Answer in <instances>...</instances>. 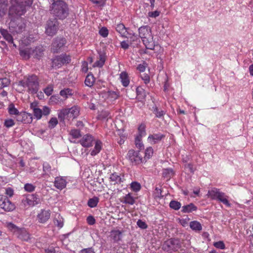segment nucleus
<instances>
[{"label":"nucleus","mask_w":253,"mask_h":253,"mask_svg":"<svg viewBox=\"0 0 253 253\" xmlns=\"http://www.w3.org/2000/svg\"><path fill=\"white\" fill-rule=\"evenodd\" d=\"M50 102L55 104H57L60 102V98L58 96L53 95L50 98Z\"/></svg>","instance_id":"obj_61"},{"label":"nucleus","mask_w":253,"mask_h":253,"mask_svg":"<svg viewBox=\"0 0 253 253\" xmlns=\"http://www.w3.org/2000/svg\"><path fill=\"white\" fill-rule=\"evenodd\" d=\"M137 225L139 227L143 229H145L147 228V224L144 221H143L140 219H139L137 221Z\"/></svg>","instance_id":"obj_55"},{"label":"nucleus","mask_w":253,"mask_h":253,"mask_svg":"<svg viewBox=\"0 0 253 253\" xmlns=\"http://www.w3.org/2000/svg\"><path fill=\"white\" fill-rule=\"evenodd\" d=\"M54 224L59 228H62L64 225V219L59 213H56L53 220Z\"/></svg>","instance_id":"obj_22"},{"label":"nucleus","mask_w":253,"mask_h":253,"mask_svg":"<svg viewBox=\"0 0 253 253\" xmlns=\"http://www.w3.org/2000/svg\"><path fill=\"white\" fill-rule=\"evenodd\" d=\"M81 144L84 147H89L92 146L95 142V146L94 149L91 151L90 155L91 156H95L98 154L102 148V143L99 140L95 141L93 137L89 134L84 135L80 140Z\"/></svg>","instance_id":"obj_4"},{"label":"nucleus","mask_w":253,"mask_h":253,"mask_svg":"<svg viewBox=\"0 0 253 253\" xmlns=\"http://www.w3.org/2000/svg\"><path fill=\"white\" fill-rule=\"evenodd\" d=\"M110 112L108 111H102L98 115V118L100 119H105L110 118Z\"/></svg>","instance_id":"obj_48"},{"label":"nucleus","mask_w":253,"mask_h":253,"mask_svg":"<svg viewBox=\"0 0 253 253\" xmlns=\"http://www.w3.org/2000/svg\"><path fill=\"white\" fill-rule=\"evenodd\" d=\"M213 245L215 248L220 249H224L225 248V245L222 241H218L215 242Z\"/></svg>","instance_id":"obj_56"},{"label":"nucleus","mask_w":253,"mask_h":253,"mask_svg":"<svg viewBox=\"0 0 253 253\" xmlns=\"http://www.w3.org/2000/svg\"><path fill=\"white\" fill-rule=\"evenodd\" d=\"M180 247V241L175 239L168 240L165 241L163 245V249L169 253L178 251Z\"/></svg>","instance_id":"obj_9"},{"label":"nucleus","mask_w":253,"mask_h":253,"mask_svg":"<svg viewBox=\"0 0 253 253\" xmlns=\"http://www.w3.org/2000/svg\"><path fill=\"white\" fill-rule=\"evenodd\" d=\"M45 34L48 36L53 37L59 29V22L56 18L49 19L45 24Z\"/></svg>","instance_id":"obj_8"},{"label":"nucleus","mask_w":253,"mask_h":253,"mask_svg":"<svg viewBox=\"0 0 253 253\" xmlns=\"http://www.w3.org/2000/svg\"><path fill=\"white\" fill-rule=\"evenodd\" d=\"M173 174L174 172L171 169H166L163 170V176L165 178L169 179Z\"/></svg>","instance_id":"obj_37"},{"label":"nucleus","mask_w":253,"mask_h":253,"mask_svg":"<svg viewBox=\"0 0 253 253\" xmlns=\"http://www.w3.org/2000/svg\"><path fill=\"white\" fill-rule=\"evenodd\" d=\"M123 203L132 205L134 204L135 200L131 194L128 193L124 197Z\"/></svg>","instance_id":"obj_33"},{"label":"nucleus","mask_w":253,"mask_h":253,"mask_svg":"<svg viewBox=\"0 0 253 253\" xmlns=\"http://www.w3.org/2000/svg\"><path fill=\"white\" fill-rule=\"evenodd\" d=\"M139 36L141 39L146 48L153 50L155 43L151 28L148 26H143L138 29Z\"/></svg>","instance_id":"obj_3"},{"label":"nucleus","mask_w":253,"mask_h":253,"mask_svg":"<svg viewBox=\"0 0 253 253\" xmlns=\"http://www.w3.org/2000/svg\"><path fill=\"white\" fill-rule=\"evenodd\" d=\"M189 226L193 230L196 231H200L202 229V226L201 223L197 221H192L190 222Z\"/></svg>","instance_id":"obj_27"},{"label":"nucleus","mask_w":253,"mask_h":253,"mask_svg":"<svg viewBox=\"0 0 253 253\" xmlns=\"http://www.w3.org/2000/svg\"><path fill=\"white\" fill-rule=\"evenodd\" d=\"M51 166L50 165L47 163H44L43 164V175H47L49 176L50 175H52V172L54 170V169L51 170Z\"/></svg>","instance_id":"obj_30"},{"label":"nucleus","mask_w":253,"mask_h":253,"mask_svg":"<svg viewBox=\"0 0 253 253\" xmlns=\"http://www.w3.org/2000/svg\"><path fill=\"white\" fill-rule=\"evenodd\" d=\"M22 203L27 208L38 205L40 203V199L35 194H29L22 199Z\"/></svg>","instance_id":"obj_11"},{"label":"nucleus","mask_w":253,"mask_h":253,"mask_svg":"<svg viewBox=\"0 0 253 253\" xmlns=\"http://www.w3.org/2000/svg\"><path fill=\"white\" fill-rule=\"evenodd\" d=\"M0 208L5 211H10L14 210L15 205L5 196L3 195L0 202Z\"/></svg>","instance_id":"obj_13"},{"label":"nucleus","mask_w":253,"mask_h":253,"mask_svg":"<svg viewBox=\"0 0 253 253\" xmlns=\"http://www.w3.org/2000/svg\"><path fill=\"white\" fill-rule=\"evenodd\" d=\"M220 192L219 189L212 188L211 190L208 191L207 196L212 200H216Z\"/></svg>","instance_id":"obj_20"},{"label":"nucleus","mask_w":253,"mask_h":253,"mask_svg":"<svg viewBox=\"0 0 253 253\" xmlns=\"http://www.w3.org/2000/svg\"><path fill=\"white\" fill-rule=\"evenodd\" d=\"M50 217V211L49 210H42L38 214L37 218L39 221L42 223H45Z\"/></svg>","instance_id":"obj_14"},{"label":"nucleus","mask_w":253,"mask_h":253,"mask_svg":"<svg viewBox=\"0 0 253 253\" xmlns=\"http://www.w3.org/2000/svg\"><path fill=\"white\" fill-rule=\"evenodd\" d=\"M67 183L66 179L64 177L57 176L55 178L54 185L58 189L62 190L66 187Z\"/></svg>","instance_id":"obj_15"},{"label":"nucleus","mask_w":253,"mask_h":253,"mask_svg":"<svg viewBox=\"0 0 253 253\" xmlns=\"http://www.w3.org/2000/svg\"><path fill=\"white\" fill-rule=\"evenodd\" d=\"M69 134L73 139H77L81 136L80 130L78 129H72L69 131Z\"/></svg>","instance_id":"obj_36"},{"label":"nucleus","mask_w":253,"mask_h":253,"mask_svg":"<svg viewBox=\"0 0 253 253\" xmlns=\"http://www.w3.org/2000/svg\"><path fill=\"white\" fill-rule=\"evenodd\" d=\"M105 61V59L104 56L103 54H100L99 55V60L96 61L94 63L93 66L101 67L104 65Z\"/></svg>","instance_id":"obj_39"},{"label":"nucleus","mask_w":253,"mask_h":253,"mask_svg":"<svg viewBox=\"0 0 253 253\" xmlns=\"http://www.w3.org/2000/svg\"><path fill=\"white\" fill-rule=\"evenodd\" d=\"M62 66H63V62L61 61L60 55L56 56L52 59L51 66L53 68H59Z\"/></svg>","instance_id":"obj_26"},{"label":"nucleus","mask_w":253,"mask_h":253,"mask_svg":"<svg viewBox=\"0 0 253 253\" xmlns=\"http://www.w3.org/2000/svg\"><path fill=\"white\" fill-rule=\"evenodd\" d=\"M111 236L115 241L117 242L121 239L122 232L119 230H113L111 232Z\"/></svg>","instance_id":"obj_31"},{"label":"nucleus","mask_w":253,"mask_h":253,"mask_svg":"<svg viewBox=\"0 0 253 253\" xmlns=\"http://www.w3.org/2000/svg\"><path fill=\"white\" fill-rule=\"evenodd\" d=\"M100 35L103 37H106L108 35V30L105 27H102L99 32Z\"/></svg>","instance_id":"obj_54"},{"label":"nucleus","mask_w":253,"mask_h":253,"mask_svg":"<svg viewBox=\"0 0 253 253\" xmlns=\"http://www.w3.org/2000/svg\"><path fill=\"white\" fill-rule=\"evenodd\" d=\"M0 33L4 39L9 43H13V40L12 36L8 33L6 30L0 29Z\"/></svg>","instance_id":"obj_25"},{"label":"nucleus","mask_w":253,"mask_h":253,"mask_svg":"<svg viewBox=\"0 0 253 253\" xmlns=\"http://www.w3.org/2000/svg\"><path fill=\"white\" fill-rule=\"evenodd\" d=\"M63 65L65 64H68L71 61V57L66 54H61L60 55Z\"/></svg>","instance_id":"obj_46"},{"label":"nucleus","mask_w":253,"mask_h":253,"mask_svg":"<svg viewBox=\"0 0 253 253\" xmlns=\"http://www.w3.org/2000/svg\"><path fill=\"white\" fill-rule=\"evenodd\" d=\"M16 236L23 241H28L30 239V235L24 228H21Z\"/></svg>","instance_id":"obj_18"},{"label":"nucleus","mask_w":253,"mask_h":253,"mask_svg":"<svg viewBox=\"0 0 253 253\" xmlns=\"http://www.w3.org/2000/svg\"><path fill=\"white\" fill-rule=\"evenodd\" d=\"M14 125V121L12 119L6 120L4 122V126L6 127H10Z\"/></svg>","instance_id":"obj_58"},{"label":"nucleus","mask_w":253,"mask_h":253,"mask_svg":"<svg viewBox=\"0 0 253 253\" xmlns=\"http://www.w3.org/2000/svg\"><path fill=\"white\" fill-rule=\"evenodd\" d=\"M130 188L132 190L135 192H137L140 190L141 188V185L139 183L134 181L130 184Z\"/></svg>","instance_id":"obj_45"},{"label":"nucleus","mask_w":253,"mask_h":253,"mask_svg":"<svg viewBox=\"0 0 253 253\" xmlns=\"http://www.w3.org/2000/svg\"><path fill=\"white\" fill-rule=\"evenodd\" d=\"M7 5V0H0V17H2L5 14Z\"/></svg>","instance_id":"obj_24"},{"label":"nucleus","mask_w":253,"mask_h":253,"mask_svg":"<svg viewBox=\"0 0 253 253\" xmlns=\"http://www.w3.org/2000/svg\"><path fill=\"white\" fill-rule=\"evenodd\" d=\"M20 55L25 59H28L31 57L39 59L43 54V50L40 46L35 48H26L20 51Z\"/></svg>","instance_id":"obj_7"},{"label":"nucleus","mask_w":253,"mask_h":253,"mask_svg":"<svg viewBox=\"0 0 253 253\" xmlns=\"http://www.w3.org/2000/svg\"><path fill=\"white\" fill-rule=\"evenodd\" d=\"M116 30L123 38H127V35H131L127 28L122 23L118 24L116 26Z\"/></svg>","instance_id":"obj_16"},{"label":"nucleus","mask_w":253,"mask_h":253,"mask_svg":"<svg viewBox=\"0 0 253 253\" xmlns=\"http://www.w3.org/2000/svg\"><path fill=\"white\" fill-rule=\"evenodd\" d=\"M9 29L13 34L22 33L25 29L24 20L21 17L9 18Z\"/></svg>","instance_id":"obj_6"},{"label":"nucleus","mask_w":253,"mask_h":253,"mask_svg":"<svg viewBox=\"0 0 253 253\" xmlns=\"http://www.w3.org/2000/svg\"><path fill=\"white\" fill-rule=\"evenodd\" d=\"M34 116L38 119H40L42 117V110L38 109H34L33 111Z\"/></svg>","instance_id":"obj_50"},{"label":"nucleus","mask_w":253,"mask_h":253,"mask_svg":"<svg viewBox=\"0 0 253 253\" xmlns=\"http://www.w3.org/2000/svg\"><path fill=\"white\" fill-rule=\"evenodd\" d=\"M24 189L26 191L31 192L35 190V186L32 184L27 183L24 186Z\"/></svg>","instance_id":"obj_52"},{"label":"nucleus","mask_w":253,"mask_h":253,"mask_svg":"<svg viewBox=\"0 0 253 253\" xmlns=\"http://www.w3.org/2000/svg\"><path fill=\"white\" fill-rule=\"evenodd\" d=\"M182 211L184 213L190 212L197 210V207L192 203L182 207Z\"/></svg>","instance_id":"obj_29"},{"label":"nucleus","mask_w":253,"mask_h":253,"mask_svg":"<svg viewBox=\"0 0 253 253\" xmlns=\"http://www.w3.org/2000/svg\"><path fill=\"white\" fill-rule=\"evenodd\" d=\"M95 82V78L92 74H88L86 77L84 84L89 87H91Z\"/></svg>","instance_id":"obj_28"},{"label":"nucleus","mask_w":253,"mask_h":253,"mask_svg":"<svg viewBox=\"0 0 253 253\" xmlns=\"http://www.w3.org/2000/svg\"><path fill=\"white\" fill-rule=\"evenodd\" d=\"M141 138L139 136H137L135 138V145L139 149H141L143 148L144 146L141 142Z\"/></svg>","instance_id":"obj_49"},{"label":"nucleus","mask_w":253,"mask_h":253,"mask_svg":"<svg viewBox=\"0 0 253 253\" xmlns=\"http://www.w3.org/2000/svg\"><path fill=\"white\" fill-rule=\"evenodd\" d=\"M160 15V12L158 11H155L153 12H148V16L153 18H156L158 17Z\"/></svg>","instance_id":"obj_63"},{"label":"nucleus","mask_w":253,"mask_h":253,"mask_svg":"<svg viewBox=\"0 0 253 253\" xmlns=\"http://www.w3.org/2000/svg\"><path fill=\"white\" fill-rule=\"evenodd\" d=\"M131 35H127V38H129L131 42H135L138 39L137 35L135 33H130Z\"/></svg>","instance_id":"obj_57"},{"label":"nucleus","mask_w":253,"mask_h":253,"mask_svg":"<svg viewBox=\"0 0 253 253\" xmlns=\"http://www.w3.org/2000/svg\"><path fill=\"white\" fill-rule=\"evenodd\" d=\"M147 66V64L145 62H143L142 64H140L138 65L137 69L140 72H144Z\"/></svg>","instance_id":"obj_59"},{"label":"nucleus","mask_w":253,"mask_h":253,"mask_svg":"<svg viewBox=\"0 0 253 253\" xmlns=\"http://www.w3.org/2000/svg\"><path fill=\"white\" fill-rule=\"evenodd\" d=\"M79 108L76 106H74L69 109H64V113H67L71 117L75 118L77 117L79 114Z\"/></svg>","instance_id":"obj_19"},{"label":"nucleus","mask_w":253,"mask_h":253,"mask_svg":"<svg viewBox=\"0 0 253 253\" xmlns=\"http://www.w3.org/2000/svg\"><path fill=\"white\" fill-rule=\"evenodd\" d=\"M127 158L133 165L141 164L143 162V158L138 151L134 150H130L127 154Z\"/></svg>","instance_id":"obj_10"},{"label":"nucleus","mask_w":253,"mask_h":253,"mask_svg":"<svg viewBox=\"0 0 253 253\" xmlns=\"http://www.w3.org/2000/svg\"><path fill=\"white\" fill-rule=\"evenodd\" d=\"M139 137H142L146 135L145 131V126L143 124H141L139 126L138 128Z\"/></svg>","instance_id":"obj_47"},{"label":"nucleus","mask_w":253,"mask_h":253,"mask_svg":"<svg viewBox=\"0 0 253 253\" xmlns=\"http://www.w3.org/2000/svg\"><path fill=\"white\" fill-rule=\"evenodd\" d=\"M99 198L97 197H94L88 200L87 205L90 208H94L97 206Z\"/></svg>","instance_id":"obj_35"},{"label":"nucleus","mask_w":253,"mask_h":253,"mask_svg":"<svg viewBox=\"0 0 253 253\" xmlns=\"http://www.w3.org/2000/svg\"><path fill=\"white\" fill-rule=\"evenodd\" d=\"M10 84V81L7 78L0 79V89L8 86Z\"/></svg>","instance_id":"obj_38"},{"label":"nucleus","mask_w":253,"mask_h":253,"mask_svg":"<svg viewBox=\"0 0 253 253\" xmlns=\"http://www.w3.org/2000/svg\"><path fill=\"white\" fill-rule=\"evenodd\" d=\"M72 90L70 89L66 88L61 90L60 92V94L63 97L67 98L68 97V95H71L72 94Z\"/></svg>","instance_id":"obj_44"},{"label":"nucleus","mask_w":253,"mask_h":253,"mask_svg":"<svg viewBox=\"0 0 253 253\" xmlns=\"http://www.w3.org/2000/svg\"><path fill=\"white\" fill-rule=\"evenodd\" d=\"M8 111L10 115H17L19 114L18 110L15 107L13 103H10L8 107Z\"/></svg>","instance_id":"obj_40"},{"label":"nucleus","mask_w":253,"mask_h":253,"mask_svg":"<svg viewBox=\"0 0 253 253\" xmlns=\"http://www.w3.org/2000/svg\"><path fill=\"white\" fill-rule=\"evenodd\" d=\"M106 95L108 96V99H110V100H116L118 97V95L116 93V92L113 91H108L106 92Z\"/></svg>","instance_id":"obj_43"},{"label":"nucleus","mask_w":253,"mask_h":253,"mask_svg":"<svg viewBox=\"0 0 253 253\" xmlns=\"http://www.w3.org/2000/svg\"><path fill=\"white\" fill-rule=\"evenodd\" d=\"M66 43V39L64 38H57L53 41L51 50L54 53H57L60 51Z\"/></svg>","instance_id":"obj_12"},{"label":"nucleus","mask_w":253,"mask_h":253,"mask_svg":"<svg viewBox=\"0 0 253 253\" xmlns=\"http://www.w3.org/2000/svg\"><path fill=\"white\" fill-rule=\"evenodd\" d=\"M6 227L9 230L13 232L15 235L17 234V233H18V231H20V229H21L18 228L11 222L6 223Z\"/></svg>","instance_id":"obj_34"},{"label":"nucleus","mask_w":253,"mask_h":253,"mask_svg":"<svg viewBox=\"0 0 253 253\" xmlns=\"http://www.w3.org/2000/svg\"><path fill=\"white\" fill-rule=\"evenodd\" d=\"M181 206L180 203L176 201H171L169 203V207L175 210H179Z\"/></svg>","instance_id":"obj_42"},{"label":"nucleus","mask_w":253,"mask_h":253,"mask_svg":"<svg viewBox=\"0 0 253 253\" xmlns=\"http://www.w3.org/2000/svg\"><path fill=\"white\" fill-rule=\"evenodd\" d=\"M165 135L161 133L153 134L150 135L148 137V141L152 144L159 142Z\"/></svg>","instance_id":"obj_17"},{"label":"nucleus","mask_w":253,"mask_h":253,"mask_svg":"<svg viewBox=\"0 0 253 253\" xmlns=\"http://www.w3.org/2000/svg\"><path fill=\"white\" fill-rule=\"evenodd\" d=\"M153 154V149L150 147L147 148L145 150V157L149 159Z\"/></svg>","instance_id":"obj_53"},{"label":"nucleus","mask_w":253,"mask_h":253,"mask_svg":"<svg viewBox=\"0 0 253 253\" xmlns=\"http://www.w3.org/2000/svg\"><path fill=\"white\" fill-rule=\"evenodd\" d=\"M50 13L59 19L63 20L69 15V8L67 3L61 0H50Z\"/></svg>","instance_id":"obj_2"},{"label":"nucleus","mask_w":253,"mask_h":253,"mask_svg":"<svg viewBox=\"0 0 253 253\" xmlns=\"http://www.w3.org/2000/svg\"><path fill=\"white\" fill-rule=\"evenodd\" d=\"M8 15L9 18L21 17L26 11V8L33 3V0H10Z\"/></svg>","instance_id":"obj_1"},{"label":"nucleus","mask_w":253,"mask_h":253,"mask_svg":"<svg viewBox=\"0 0 253 253\" xmlns=\"http://www.w3.org/2000/svg\"><path fill=\"white\" fill-rule=\"evenodd\" d=\"M110 179L111 181L114 182V184L120 183L123 181L122 178L117 173H114L111 174Z\"/></svg>","instance_id":"obj_32"},{"label":"nucleus","mask_w":253,"mask_h":253,"mask_svg":"<svg viewBox=\"0 0 253 253\" xmlns=\"http://www.w3.org/2000/svg\"><path fill=\"white\" fill-rule=\"evenodd\" d=\"M20 85L28 88V91L32 94L37 92L39 88V80L37 76L32 75L25 78L19 83Z\"/></svg>","instance_id":"obj_5"},{"label":"nucleus","mask_w":253,"mask_h":253,"mask_svg":"<svg viewBox=\"0 0 253 253\" xmlns=\"http://www.w3.org/2000/svg\"><path fill=\"white\" fill-rule=\"evenodd\" d=\"M49 127L54 128L58 124V120L56 118H52L49 121Z\"/></svg>","instance_id":"obj_51"},{"label":"nucleus","mask_w":253,"mask_h":253,"mask_svg":"<svg viewBox=\"0 0 253 253\" xmlns=\"http://www.w3.org/2000/svg\"><path fill=\"white\" fill-rule=\"evenodd\" d=\"M80 253H95V252L92 248L84 249L80 251Z\"/></svg>","instance_id":"obj_64"},{"label":"nucleus","mask_w":253,"mask_h":253,"mask_svg":"<svg viewBox=\"0 0 253 253\" xmlns=\"http://www.w3.org/2000/svg\"><path fill=\"white\" fill-rule=\"evenodd\" d=\"M153 112L157 118H161L165 114V112L163 110H159L156 106L153 107Z\"/></svg>","instance_id":"obj_41"},{"label":"nucleus","mask_w":253,"mask_h":253,"mask_svg":"<svg viewBox=\"0 0 253 253\" xmlns=\"http://www.w3.org/2000/svg\"><path fill=\"white\" fill-rule=\"evenodd\" d=\"M228 197L225 195L223 192H220V194L218 196V198L216 200L222 202L223 204L226 206L227 207H230L231 205L228 200Z\"/></svg>","instance_id":"obj_21"},{"label":"nucleus","mask_w":253,"mask_h":253,"mask_svg":"<svg viewBox=\"0 0 253 253\" xmlns=\"http://www.w3.org/2000/svg\"><path fill=\"white\" fill-rule=\"evenodd\" d=\"M120 79L123 86H127L129 84V79L126 72H122L120 75Z\"/></svg>","instance_id":"obj_23"},{"label":"nucleus","mask_w":253,"mask_h":253,"mask_svg":"<svg viewBox=\"0 0 253 253\" xmlns=\"http://www.w3.org/2000/svg\"><path fill=\"white\" fill-rule=\"evenodd\" d=\"M42 110V115L46 116L49 114L50 110L49 107L47 106H43Z\"/></svg>","instance_id":"obj_62"},{"label":"nucleus","mask_w":253,"mask_h":253,"mask_svg":"<svg viewBox=\"0 0 253 253\" xmlns=\"http://www.w3.org/2000/svg\"><path fill=\"white\" fill-rule=\"evenodd\" d=\"M87 222L89 225H93L95 223V219L93 216L89 215L87 217Z\"/></svg>","instance_id":"obj_60"}]
</instances>
